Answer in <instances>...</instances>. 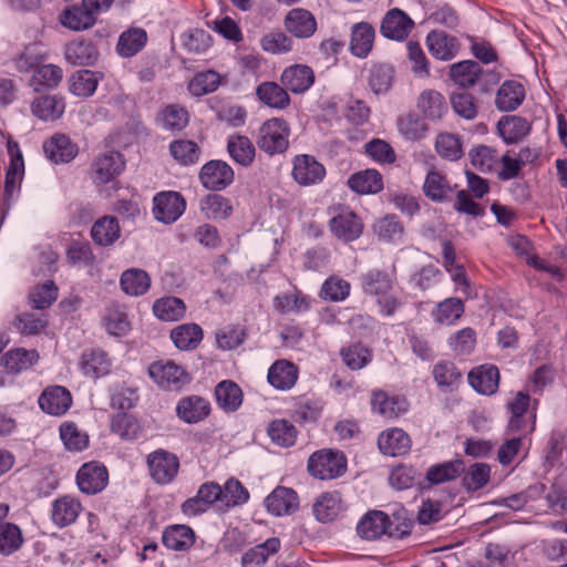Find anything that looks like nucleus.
<instances>
[{
    "instance_id": "obj_34",
    "label": "nucleus",
    "mask_w": 567,
    "mask_h": 567,
    "mask_svg": "<svg viewBox=\"0 0 567 567\" xmlns=\"http://www.w3.org/2000/svg\"><path fill=\"white\" fill-rule=\"evenodd\" d=\"M497 130L507 144L517 143L530 131V124L524 117L516 115L503 116L497 123Z\"/></svg>"
},
{
    "instance_id": "obj_24",
    "label": "nucleus",
    "mask_w": 567,
    "mask_h": 567,
    "mask_svg": "<svg viewBox=\"0 0 567 567\" xmlns=\"http://www.w3.org/2000/svg\"><path fill=\"white\" fill-rule=\"evenodd\" d=\"M378 446L385 455L400 456L410 451L411 440L403 430L394 427L379 435Z\"/></svg>"
},
{
    "instance_id": "obj_21",
    "label": "nucleus",
    "mask_w": 567,
    "mask_h": 567,
    "mask_svg": "<svg viewBox=\"0 0 567 567\" xmlns=\"http://www.w3.org/2000/svg\"><path fill=\"white\" fill-rule=\"evenodd\" d=\"M315 82L312 69L303 64L287 68L281 74V83L286 90L299 94L308 91Z\"/></svg>"
},
{
    "instance_id": "obj_30",
    "label": "nucleus",
    "mask_w": 567,
    "mask_h": 567,
    "mask_svg": "<svg viewBox=\"0 0 567 567\" xmlns=\"http://www.w3.org/2000/svg\"><path fill=\"white\" fill-rule=\"evenodd\" d=\"M525 99L524 86L516 81H505L496 93L495 105L502 112L516 110Z\"/></svg>"
},
{
    "instance_id": "obj_59",
    "label": "nucleus",
    "mask_w": 567,
    "mask_h": 567,
    "mask_svg": "<svg viewBox=\"0 0 567 567\" xmlns=\"http://www.w3.org/2000/svg\"><path fill=\"white\" fill-rule=\"evenodd\" d=\"M267 432L271 441L281 447L292 446L298 434L295 425L287 420L272 421L268 425Z\"/></svg>"
},
{
    "instance_id": "obj_11",
    "label": "nucleus",
    "mask_w": 567,
    "mask_h": 567,
    "mask_svg": "<svg viewBox=\"0 0 567 567\" xmlns=\"http://www.w3.org/2000/svg\"><path fill=\"white\" fill-rule=\"evenodd\" d=\"M329 227L338 239L346 243L358 239L363 231L361 218L348 208H342L333 216L329 220Z\"/></svg>"
},
{
    "instance_id": "obj_14",
    "label": "nucleus",
    "mask_w": 567,
    "mask_h": 567,
    "mask_svg": "<svg viewBox=\"0 0 567 567\" xmlns=\"http://www.w3.org/2000/svg\"><path fill=\"white\" fill-rule=\"evenodd\" d=\"M125 162L121 153L107 152L96 157L92 164V178L96 184H106L124 169Z\"/></svg>"
},
{
    "instance_id": "obj_31",
    "label": "nucleus",
    "mask_w": 567,
    "mask_h": 567,
    "mask_svg": "<svg viewBox=\"0 0 567 567\" xmlns=\"http://www.w3.org/2000/svg\"><path fill=\"white\" fill-rule=\"evenodd\" d=\"M82 509L81 503L71 496H63L52 504L51 518L59 527L73 524Z\"/></svg>"
},
{
    "instance_id": "obj_53",
    "label": "nucleus",
    "mask_w": 567,
    "mask_h": 567,
    "mask_svg": "<svg viewBox=\"0 0 567 567\" xmlns=\"http://www.w3.org/2000/svg\"><path fill=\"white\" fill-rule=\"evenodd\" d=\"M464 472V464L461 460L447 461L429 467L426 481L430 484H442L455 480Z\"/></svg>"
},
{
    "instance_id": "obj_20",
    "label": "nucleus",
    "mask_w": 567,
    "mask_h": 567,
    "mask_svg": "<svg viewBox=\"0 0 567 567\" xmlns=\"http://www.w3.org/2000/svg\"><path fill=\"white\" fill-rule=\"evenodd\" d=\"M60 23L72 31L91 29L97 17L82 2L64 9L59 17Z\"/></svg>"
},
{
    "instance_id": "obj_43",
    "label": "nucleus",
    "mask_w": 567,
    "mask_h": 567,
    "mask_svg": "<svg viewBox=\"0 0 567 567\" xmlns=\"http://www.w3.org/2000/svg\"><path fill=\"white\" fill-rule=\"evenodd\" d=\"M120 285L126 295L141 296L150 289L151 278L145 270L131 268L123 271Z\"/></svg>"
},
{
    "instance_id": "obj_27",
    "label": "nucleus",
    "mask_w": 567,
    "mask_h": 567,
    "mask_svg": "<svg viewBox=\"0 0 567 567\" xmlns=\"http://www.w3.org/2000/svg\"><path fill=\"white\" fill-rule=\"evenodd\" d=\"M47 157L55 164L69 163L78 154V147L64 134H55L43 145Z\"/></svg>"
},
{
    "instance_id": "obj_36",
    "label": "nucleus",
    "mask_w": 567,
    "mask_h": 567,
    "mask_svg": "<svg viewBox=\"0 0 567 567\" xmlns=\"http://www.w3.org/2000/svg\"><path fill=\"white\" fill-rule=\"evenodd\" d=\"M177 415L186 423H197L208 416L209 403L200 396L182 399L176 408Z\"/></svg>"
},
{
    "instance_id": "obj_28",
    "label": "nucleus",
    "mask_w": 567,
    "mask_h": 567,
    "mask_svg": "<svg viewBox=\"0 0 567 567\" xmlns=\"http://www.w3.org/2000/svg\"><path fill=\"white\" fill-rule=\"evenodd\" d=\"M199 209L207 219L212 220L227 219L234 212L230 199L216 193L202 197L199 199Z\"/></svg>"
},
{
    "instance_id": "obj_52",
    "label": "nucleus",
    "mask_w": 567,
    "mask_h": 567,
    "mask_svg": "<svg viewBox=\"0 0 567 567\" xmlns=\"http://www.w3.org/2000/svg\"><path fill=\"white\" fill-rule=\"evenodd\" d=\"M393 79L394 69L390 64H374L369 70L368 84L374 94H384L391 89Z\"/></svg>"
},
{
    "instance_id": "obj_4",
    "label": "nucleus",
    "mask_w": 567,
    "mask_h": 567,
    "mask_svg": "<svg viewBox=\"0 0 567 567\" xmlns=\"http://www.w3.org/2000/svg\"><path fill=\"white\" fill-rule=\"evenodd\" d=\"M223 487L215 482L203 483L195 496L187 498L181 506L187 517H196L206 513L214 504H221Z\"/></svg>"
},
{
    "instance_id": "obj_37",
    "label": "nucleus",
    "mask_w": 567,
    "mask_h": 567,
    "mask_svg": "<svg viewBox=\"0 0 567 567\" xmlns=\"http://www.w3.org/2000/svg\"><path fill=\"white\" fill-rule=\"evenodd\" d=\"M82 372L90 378H100L111 371V360L102 350H89L81 355Z\"/></svg>"
},
{
    "instance_id": "obj_16",
    "label": "nucleus",
    "mask_w": 567,
    "mask_h": 567,
    "mask_svg": "<svg viewBox=\"0 0 567 567\" xmlns=\"http://www.w3.org/2000/svg\"><path fill=\"white\" fill-rule=\"evenodd\" d=\"M372 411L386 419H395L409 409L408 401L400 395H390L383 390H374L371 394Z\"/></svg>"
},
{
    "instance_id": "obj_26",
    "label": "nucleus",
    "mask_w": 567,
    "mask_h": 567,
    "mask_svg": "<svg viewBox=\"0 0 567 567\" xmlns=\"http://www.w3.org/2000/svg\"><path fill=\"white\" fill-rule=\"evenodd\" d=\"M65 110L64 99L60 95H41L31 104L34 116L45 122H53L60 118Z\"/></svg>"
},
{
    "instance_id": "obj_62",
    "label": "nucleus",
    "mask_w": 567,
    "mask_h": 567,
    "mask_svg": "<svg viewBox=\"0 0 567 567\" xmlns=\"http://www.w3.org/2000/svg\"><path fill=\"white\" fill-rule=\"evenodd\" d=\"M23 545L20 527L13 523H0V554L11 555Z\"/></svg>"
},
{
    "instance_id": "obj_18",
    "label": "nucleus",
    "mask_w": 567,
    "mask_h": 567,
    "mask_svg": "<svg viewBox=\"0 0 567 567\" xmlns=\"http://www.w3.org/2000/svg\"><path fill=\"white\" fill-rule=\"evenodd\" d=\"M470 385L480 394L492 395L499 385V371L496 365L483 364L467 375Z\"/></svg>"
},
{
    "instance_id": "obj_32",
    "label": "nucleus",
    "mask_w": 567,
    "mask_h": 567,
    "mask_svg": "<svg viewBox=\"0 0 567 567\" xmlns=\"http://www.w3.org/2000/svg\"><path fill=\"white\" fill-rule=\"evenodd\" d=\"M364 293L381 297L393 289L394 278L384 270L370 269L361 277Z\"/></svg>"
},
{
    "instance_id": "obj_15",
    "label": "nucleus",
    "mask_w": 567,
    "mask_h": 567,
    "mask_svg": "<svg viewBox=\"0 0 567 567\" xmlns=\"http://www.w3.org/2000/svg\"><path fill=\"white\" fill-rule=\"evenodd\" d=\"M41 410L48 414L60 416L68 412L72 405L70 391L62 385L48 386L39 396Z\"/></svg>"
},
{
    "instance_id": "obj_8",
    "label": "nucleus",
    "mask_w": 567,
    "mask_h": 567,
    "mask_svg": "<svg viewBox=\"0 0 567 567\" xmlns=\"http://www.w3.org/2000/svg\"><path fill=\"white\" fill-rule=\"evenodd\" d=\"M234 178L233 168L220 159L207 162L199 171V181L209 190H223L233 184Z\"/></svg>"
},
{
    "instance_id": "obj_22",
    "label": "nucleus",
    "mask_w": 567,
    "mask_h": 567,
    "mask_svg": "<svg viewBox=\"0 0 567 567\" xmlns=\"http://www.w3.org/2000/svg\"><path fill=\"white\" fill-rule=\"evenodd\" d=\"M299 370L292 362L281 359L274 362L267 374L268 382L277 390L287 391L293 388Z\"/></svg>"
},
{
    "instance_id": "obj_54",
    "label": "nucleus",
    "mask_w": 567,
    "mask_h": 567,
    "mask_svg": "<svg viewBox=\"0 0 567 567\" xmlns=\"http://www.w3.org/2000/svg\"><path fill=\"white\" fill-rule=\"evenodd\" d=\"M417 107L430 120H440L447 109L444 96L434 90L421 93Z\"/></svg>"
},
{
    "instance_id": "obj_12",
    "label": "nucleus",
    "mask_w": 567,
    "mask_h": 567,
    "mask_svg": "<svg viewBox=\"0 0 567 567\" xmlns=\"http://www.w3.org/2000/svg\"><path fill=\"white\" fill-rule=\"evenodd\" d=\"M186 203L176 192L159 193L154 197L153 213L157 220L171 224L185 212Z\"/></svg>"
},
{
    "instance_id": "obj_45",
    "label": "nucleus",
    "mask_w": 567,
    "mask_h": 567,
    "mask_svg": "<svg viewBox=\"0 0 567 567\" xmlns=\"http://www.w3.org/2000/svg\"><path fill=\"white\" fill-rule=\"evenodd\" d=\"M63 78V71L55 64H43L38 66L31 78V86L37 92L56 87Z\"/></svg>"
},
{
    "instance_id": "obj_23",
    "label": "nucleus",
    "mask_w": 567,
    "mask_h": 567,
    "mask_svg": "<svg viewBox=\"0 0 567 567\" xmlns=\"http://www.w3.org/2000/svg\"><path fill=\"white\" fill-rule=\"evenodd\" d=\"M426 45L430 53L442 61L452 60L458 52L456 38L444 31H431L426 37Z\"/></svg>"
},
{
    "instance_id": "obj_29",
    "label": "nucleus",
    "mask_w": 567,
    "mask_h": 567,
    "mask_svg": "<svg viewBox=\"0 0 567 567\" xmlns=\"http://www.w3.org/2000/svg\"><path fill=\"white\" fill-rule=\"evenodd\" d=\"M162 543L171 550L185 551L194 545L195 533L187 525H172L164 529Z\"/></svg>"
},
{
    "instance_id": "obj_5",
    "label": "nucleus",
    "mask_w": 567,
    "mask_h": 567,
    "mask_svg": "<svg viewBox=\"0 0 567 567\" xmlns=\"http://www.w3.org/2000/svg\"><path fill=\"white\" fill-rule=\"evenodd\" d=\"M147 466L153 481L166 485L176 477L179 460L174 453L159 449L148 454Z\"/></svg>"
},
{
    "instance_id": "obj_13",
    "label": "nucleus",
    "mask_w": 567,
    "mask_h": 567,
    "mask_svg": "<svg viewBox=\"0 0 567 567\" xmlns=\"http://www.w3.org/2000/svg\"><path fill=\"white\" fill-rule=\"evenodd\" d=\"M414 28V21L401 9L389 10L382 19L381 34L390 40L403 41Z\"/></svg>"
},
{
    "instance_id": "obj_42",
    "label": "nucleus",
    "mask_w": 567,
    "mask_h": 567,
    "mask_svg": "<svg viewBox=\"0 0 567 567\" xmlns=\"http://www.w3.org/2000/svg\"><path fill=\"white\" fill-rule=\"evenodd\" d=\"M433 378L443 391H453L462 382V373L452 361H440L433 367Z\"/></svg>"
},
{
    "instance_id": "obj_57",
    "label": "nucleus",
    "mask_w": 567,
    "mask_h": 567,
    "mask_svg": "<svg viewBox=\"0 0 567 567\" xmlns=\"http://www.w3.org/2000/svg\"><path fill=\"white\" fill-rule=\"evenodd\" d=\"M185 311L183 300L176 297L161 298L153 305L154 315L163 321H177L184 317Z\"/></svg>"
},
{
    "instance_id": "obj_61",
    "label": "nucleus",
    "mask_w": 567,
    "mask_h": 567,
    "mask_svg": "<svg viewBox=\"0 0 567 567\" xmlns=\"http://www.w3.org/2000/svg\"><path fill=\"white\" fill-rule=\"evenodd\" d=\"M435 151L444 159L455 162L463 155L462 142L458 135L440 133L435 138Z\"/></svg>"
},
{
    "instance_id": "obj_1",
    "label": "nucleus",
    "mask_w": 567,
    "mask_h": 567,
    "mask_svg": "<svg viewBox=\"0 0 567 567\" xmlns=\"http://www.w3.org/2000/svg\"><path fill=\"white\" fill-rule=\"evenodd\" d=\"M411 526L399 517L390 518L381 511L367 513L358 523L357 532L361 538L373 540L383 535L401 539L410 534Z\"/></svg>"
},
{
    "instance_id": "obj_38",
    "label": "nucleus",
    "mask_w": 567,
    "mask_h": 567,
    "mask_svg": "<svg viewBox=\"0 0 567 567\" xmlns=\"http://www.w3.org/2000/svg\"><path fill=\"white\" fill-rule=\"evenodd\" d=\"M348 186L358 194H377L383 188L381 174L375 169H364L352 174Z\"/></svg>"
},
{
    "instance_id": "obj_48",
    "label": "nucleus",
    "mask_w": 567,
    "mask_h": 567,
    "mask_svg": "<svg viewBox=\"0 0 567 567\" xmlns=\"http://www.w3.org/2000/svg\"><path fill=\"white\" fill-rule=\"evenodd\" d=\"M482 73L481 65L473 60H465L450 66V76L461 87L473 86Z\"/></svg>"
},
{
    "instance_id": "obj_58",
    "label": "nucleus",
    "mask_w": 567,
    "mask_h": 567,
    "mask_svg": "<svg viewBox=\"0 0 567 567\" xmlns=\"http://www.w3.org/2000/svg\"><path fill=\"white\" fill-rule=\"evenodd\" d=\"M398 130L408 141H420L425 137L427 125L415 113H408L398 118Z\"/></svg>"
},
{
    "instance_id": "obj_50",
    "label": "nucleus",
    "mask_w": 567,
    "mask_h": 567,
    "mask_svg": "<svg viewBox=\"0 0 567 567\" xmlns=\"http://www.w3.org/2000/svg\"><path fill=\"white\" fill-rule=\"evenodd\" d=\"M464 313V303L458 298H446L439 302L431 311V316L436 323L453 324Z\"/></svg>"
},
{
    "instance_id": "obj_17",
    "label": "nucleus",
    "mask_w": 567,
    "mask_h": 567,
    "mask_svg": "<svg viewBox=\"0 0 567 567\" xmlns=\"http://www.w3.org/2000/svg\"><path fill=\"white\" fill-rule=\"evenodd\" d=\"M268 512L275 516L290 515L299 507V498L292 488L278 486L265 499Z\"/></svg>"
},
{
    "instance_id": "obj_33",
    "label": "nucleus",
    "mask_w": 567,
    "mask_h": 567,
    "mask_svg": "<svg viewBox=\"0 0 567 567\" xmlns=\"http://www.w3.org/2000/svg\"><path fill=\"white\" fill-rule=\"evenodd\" d=\"M375 31L368 22L355 23L351 29L350 50L358 58H365L373 45Z\"/></svg>"
},
{
    "instance_id": "obj_46",
    "label": "nucleus",
    "mask_w": 567,
    "mask_h": 567,
    "mask_svg": "<svg viewBox=\"0 0 567 567\" xmlns=\"http://www.w3.org/2000/svg\"><path fill=\"white\" fill-rule=\"evenodd\" d=\"M217 404L226 412L236 411L243 402L241 389L230 380L221 381L215 389Z\"/></svg>"
},
{
    "instance_id": "obj_47",
    "label": "nucleus",
    "mask_w": 567,
    "mask_h": 567,
    "mask_svg": "<svg viewBox=\"0 0 567 567\" xmlns=\"http://www.w3.org/2000/svg\"><path fill=\"white\" fill-rule=\"evenodd\" d=\"M189 116L185 107L177 104L166 105L157 115V122L162 128L171 132H179L188 124Z\"/></svg>"
},
{
    "instance_id": "obj_63",
    "label": "nucleus",
    "mask_w": 567,
    "mask_h": 567,
    "mask_svg": "<svg viewBox=\"0 0 567 567\" xmlns=\"http://www.w3.org/2000/svg\"><path fill=\"white\" fill-rule=\"evenodd\" d=\"M169 153L181 165H193L199 161L200 150L189 140H176L169 145Z\"/></svg>"
},
{
    "instance_id": "obj_6",
    "label": "nucleus",
    "mask_w": 567,
    "mask_h": 567,
    "mask_svg": "<svg viewBox=\"0 0 567 567\" xmlns=\"http://www.w3.org/2000/svg\"><path fill=\"white\" fill-rule=\"evenodd\" d=\"M148 374L155 383L168 390H179L189 382V374L173 361H156L148 368Z\"/></svg>"
},
{
    "instance_id": "obj_49",
    "label": "nucleus",
    "mask_w": 567,
    "mask_h": 567,
    "mask_svg": "<svg viewBox=\"0 0 567 567\" xmlns=\"http://www.w3.org/2000/svg\"><path fill=\"white\" fill-rule=\"evenodd\" d=\"M227 151L236 163L245 167L251 165L255 159L256 150L247 136H229L227 142Z\"/></svg>"
},
{
    "instance_id": "obj_64",
    "label": "nucleus",
    "mask_w": 567,
    "mask_h": 567,
    "mask_svg": "<svg viewBox=\"0 0 567 567\" xmlns=\"http://www.w3.org/2000/svg\"><path fill=\"white\" fill-rule=\"evenodd\" d=\"M99 79L96 73L90 70L75 72L70 79V91L74 95L91 96L97 87Z\"/></svg>"
},
{
    "instance_id": "obj_51",
    "label": "nucleus",
    "mask_w": 567,
    "mask_h": 567,
    "mask_svg": "<svg viewBox=\"0 0 567 567\" xmlns=\"http://www.w3.org/2000/svg\"><path fill=\"white\" fill-rule=\"evenodd\" d=\"M146 41L145 30L140 28L130 29L120 35L116 51L123 58H131L145 47Z\"/></svg>"
},
{
    "instance_id": "obj_56",
    "label": "nucleus",
    "mask_w": 567,
    "mask_h": 567,
    "mask_svg": "<svg viewBox=\"0 0 567 567\" xmlns=\"http://www.w3.org/2000/svg\"><path fill=\"white\" fill-rule=\"evenodd\" d=\"M256 93L258 99L270 107L285 109L290 102L287 91L275 82L259 84Z\"/></svg>"
},
{
    "instance_id": "obj_9",
    "label": "nucleus",
    "mask_w": 567,
    "mask_h": 567,
    "mask_svg": "<svg viewBox=\"0 0 567 567\" xmlns=\"http://www.w3.org/2000/svg\"><path fill=\"white\" fill-rule=\"evenodd\" d=\"M7 152L10 162L6 172L4 195L11 199L20 189V184L24 176V161L18 142L12 138H9L7 142Z\"/></svg>"
},
{
    "instance_id": "obj_2",
    "label": "nucleus",
    "mask_w": 567,
    "mask_h": 567,
    "mask_svg": "<svg viewBox=\"0 0 567 567\" xmlns=\"http://www.w3.org/2000/svg\"><path fill=\"white\" fill-rule=\"evenodd\" d=\"M290 126L284 118L266 121L258 131L257 146L268 155L285 153L289 147Z\"/></svg>"
},
{
    "instance_id": "obj_25",
    "label": "nucleus",
    "mask_w": 567,
    "mask_h": 567,
    "mask_svg": "<svg viewBox=\"0 0 567 567\" xmlns=\"http://www.w3.org/2000/svg\"><path fill=\"white\" fill-rule=\"evenodd\" d=\"M64 55L72 65L90 66L97 61L99 51L91 41L76 40L65 45Z\"/></svg>"
},
{
    "instance_id": "obj_39",
    "label": "nucleus",
    "mask_w": 567,
    "mask_h": 567,
    "mask_svg": "<svg viewBox=\"0 0 567 567\" xmlns=\"http://www.w3.org/2000/svg\"><path fill=\"white\" fill-rule=\"evenodd\" d=\"M121 230L115 217L104 216L97 219L91 229L93 241L99 246H111L120 237Z\"/></svg>"
},
{
    "instance_id": "obj_44",
    "label": "nucleus",
    "mask_w": 567,
    "mask_h": 567,
    "mask_svg": "<svg viewBox=\"0 0 567 567\" xmlns=\"http://www.w3.org/2000/svg\"><path fill=\"white\" fill-rule=\"evenodd\" d=\"M280 548V540L276 537L268 538L247 550L241 557L243 567H261L266 564L270 555L276 554Z\"/></svg>"
},
{
    "instance_id": "obj_10",
    "label": "nucleus",
    "mask_w": 567,
    "mask_h": 567,
    "mask_svg": "<svg viewBox=\"0 0 567 567\" xmlns=\"http://www.w3.org/2000/svg\"><path fill=\"white\" fill-rule=\"evenodd\" d=\"M109 482L106 467L99 462L83 464L76 474V483L82 493L93 495L103 491Z\"/></svg>"
},
{
    "instance_id": "obj_40",
    "label": "nucleus",
    "mask_w": 567,
    "mask_h": 567,
    "mask_svg": "<svg viewBox=\"0 0 567 567\" xmlns=\"http://www.w3.org/2000/svg\"><path fill=\"white\" fill-rule=\"evenodd\" d=\"M39 360L35 350L14 349L0 358V363L9 373H19L32 367Z\"/></svg>"
},
{
    "instance_id": "obj_19",
    "label": "nucleus",
    "mask_w": 567,
    "mask_h": 567,
    "mask_svg": "<svg viewBox=\"0 0 567 567\" xmlns=\"http://www.w3.org/2000/svg\"><path fill=\"white\" fill-rule=\"evenodd\" d=\"M285 27L289 33L299 39L310 38L317 30L315 16L301 8L292 9L285 18Z\"/></svg>"
},
{
    "instance_id": "obj_3",
    "label": "nucleus",
    "mask_w": 567,
    "mask_h": 567,
    "mask_svg": "<svg viewBox=\"0 0 567 567\" xmlns=\"http://www.w3.org/2000/svg\"><path fill=\"white\" fill-rule=\"evenodd\" d=\"M307 468L316 478L333 480L346 473L347 458L342 452L323 449L310 455Z\"/></svg>"
},
{
    "instance_id": "obj_55",
    "label": "nucleus",
    "mask_w": 567,
    "mask_h": 567,
    "mask_svg": "<svg viewBox=\"0 0 567 567\" xmlns=\"http://www.w3.org/2000/svg\"><path fill=\"white\" fill-rule=\"evenodd\" d=\"M104 327L112 336H124L130 330V321L124 307L118 303H110L104 316Z\"/></svg>"
},
{
    "instance_id": "obj_7",
    "label": "nucleus",
    "mask_w": 567,
    "mask_h": 567,
    "mask_svg": "<svg viewBox=\"0 0 567 567\" xmlns=\"http://www.w3.org/2000/svg\"><path fill=\"white\" fill-rule=\"evenodd\" d=\"M292 178L301 186L321 183L326 176L324 166L309 154L296 155L292 159Z\"/></svg>"
},
{
    "instance_id": "obj_60",
    "label": "nucleus",
    "mask_w": 567,
    "mask_h": 567,
    "mask_svg": "<svg viewBox=\"0 0 567 567\" xmlns=\"http://www.w3.org/2000/svg\"><path fill=\"white\" fill-rule=\"evenodd\" d=\"M462 477V485L467 492L482 489L489 481L491 467L485 463H474L465 471Z\"/></svg>"
},
{
    "instance_id": "obj_35",
    "label": "nucleus",
    "mask_w": 567,
    "mask_h": 567,
    "mask_svg": "<svg viewBox=\"0 0 567 567\" xmlns=\"http://www.w3.org/2000/svg\"><path fill=\"white\" fill-rule=\"evenodd\" d=\"M203 329L197 323H183L171 331V339L179 350L189 351L203 340Z\"/></svg>"
},
{
    "instance_id": "obj_41",
    "label": "nucleus",
    "mask_w": 567,
    "mask_h": 567,
    "mask_svg": "<svg viewBox=\"0 0 567 567\" xmlns=\"http://www.w3.org/2000/svg\"><path fill=\"white\" fill-rule=\"evenodd\" d=\"M317 520L327 523L333 520L341 512V496L337 492L321 494L312 508Z\"/></svg>"
}]
</instances>
